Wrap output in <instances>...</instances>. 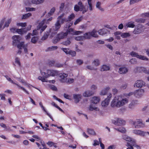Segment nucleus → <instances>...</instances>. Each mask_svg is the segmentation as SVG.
I'll return each mask as SVG.
<instances>
[{
    "instance_id": "nucleus-28",
    "label": "nucleus",
    "mask_w": 149,
    "mask_h": 149,
    "mask_svg": "<svg viewBox=\"0 0 149 149\" xmlns=\"http://www.w3.org/2000/svg\"><path fill=\"white\" fill-rule=\"evenodd\" d=\"M83 36L84 37V40L86 39H90L91 37L89 32L86 33L84 34V35Z\"/></svg>"
},
{
    "instance_id": "nucleus-35",
    "label": "nucleus",
    "mask_w": 149,
    "mask_h": 149,
    "mask_svg": "<svg viewBox=\"0 0 149 149\" xmlns=\"http://www.w3.org/2000/svg\"><path fill=\"white\" fill-rule=\"evenodd\" d=\"M91 34V37H97L98 35L97 34L96 31L95 30H93L91 32H89Z\"/></svg>"
},
{
    "instance_id": "nucleus-63",
    "label": "nucleus",
    "mask_w": 149,
    "mask_h": 149,
    "mask_svg": "<svg viewBox=\"0 0 149 149\" xmlns=\"http://www.w3.org/2000/svg\"><path fill=\"white\" fill-rule=\"evenodd\" d=\"M18 26H21L22 27H25L26 26V23H21L17 24Z\"/></svg>"
},
{
    "instance_id": "nucleus-54",
    "label": "nucleus",
    "mask_w": 149,
    "mask_h": 149,
    "mask_svg": "<svg viewBox=\"0 0 149 149\" xmlns=\"http://www.w3.org/2000/svg\"><path fill=\"white\" fill-rule=\"evenodd\" d=\"M141 0H130V4H134Z\"/></svg>"
},
{
    "instance_id": "nucleus-17",
    "label": "nucleus",
    "mask_w": 149,
    "mask_h": 149,
    "mask_svg": "<svg viewBox=\"0 0 149 149\" xmlns=\"http://www.w3.org/2000/svg\"><path fill=\"white\" fill-rule=\"evenodd\" d=\"M143 92V90H137L134 92V95L136 97H139L142 96Z\"/></svg>"
},
{
    "instance_id": "nucleus-40",
    "label": "nucleus",
    "mask_w": 149,
    "mask_h": 149,
    "mask_svg": "<svg viewBox=\"0 0 149 149\" xmlns=\"http://www.w3.org/2000/svg\"><path fill=\"white\" fill-rule=\"evenodd\" d=\"M130 34L128 33H123L121 34V36L123 38H127L130 36Z\"/></svg>"
},
{
    "instance_id": "nucleus-19",
    "label": "nucleus",
    "mask_w": 149,
    "mask_h": 149,
    "mask_svg": "<svg viewBox=\"0 0 149 149\" xmlns=\"http://www.w3.org/2000/svg\"><path fill=\"white\" fill-rule=\"evenodd\" d=\"M109 86L103 89L100 92V94L101 95H105L107 94L108 91L110 89Z\"/></svg>"
},
{
    "instance_id": "nucleus-50",
    "label": "nucleus",
    "mask_w": 149,
    "mask_h": 149,
    "mask_svg": "<svg viewBox=\"0 0 149 149\" xmlns=\"http://www.w3.org/2000/svg\"><path fill=\"white\" fill-rule=\"evenodd\" d=\"M89 109L90 111H93V110L97 111L98 110L97 107H94L92 105H90L89 107Z\"/></svg>"
},
{
    "instance_id": "nucleus-41",
    "label": "nucleus",
    "mask_w": 149,
    "mask_h": 149,
    "mask_svg": "<svg viewBox=\"0 0 149 149\" xmlns=\"http://www.w3.org/2000/svg\"><path fill=\"white\" fill-rule=\"evenodd\" d=\"M75 17V15L73 13L71 14L68 16V19H67V22L70 21L73 19Z\"/></svg>"
},
{
    "instance_id": "nucleus-52",
    "label": "nucleus",
    "mask_w": 149,
    "mask_h": 149,
    "mask_svg": "<svg viewBox=\"0 0 149 149\" xmlns=\"http://www.w3.org/2000/svg\"><path fill=\"white\" fill-rule=\"evenodd\" d=\"M45 24H46V22H45V19L43 20L42 21L40 22V23H39L38 25L39 28L43 27Z\"/></svg>"
},
{
    "instance_id": "nucleus-27",
    "label": "nucleus",
    "mask_w": 149,
    "mask_h": 149,
    "mask_svg": "<svg viewBox=\"0 0 149 149\" xmlns=\"http://www.w3.org/2000/svg\"><path fill=\"white\" fill-rule=\"evenodd\" d=\"M44 0H32V3L33 4H38L43 3Z\"/></svg>"
},
{
    "instance_id": "nucleus-32",
    "label": "nucleus",
    "mask_w": 149,
    "mask_h": 149,
    "mask_svg": "<svg viewBox=\"0 0 149 149\" xmlns=\"http://www.w3.org/2000/svg\"><path fill=\"white\" fill-rule=\"evenodd\" d=\"M57 48V46H51L48 47L45 50L46 52L52 51L56 49Z\"/></svg>"
},
{
    "instance_id": "nucleus-46",
    "label": "nucleus",
    "mask_w": 149,
    "mask_h": 149,
    "mask_svg": "<svg viewBox=\"0 0 149 149\" xmlns=\"http://www.w3.org/2000/svg\"><path fill=\"white\" fill-rule=\"evenodd\" d=\"M74 80L72 78H69L68 79H67V81L65 83H66L68 84H71L74 82Z\"/></svg>"
},
{
    "instance_id": "nucleus-29",
    "label": "nucleus",
    "mask_w": 149,
    "mask_h": 149,
    "mask_svg": "<svg viewBox=\"0 0 149 149\" xmlns=\"http://www.w3.org/2000/svg\"><path fill=\"white\" fill-rule=\"evenodd\" d=\"M138 101L137 100L133 101L129 105V107L130 109L133 108L134 106L137 103Z\"/></svg>"
},
{
    "instance_id": "nucleus-2",
    "label": "nucleus",
    "mask_w": 149,
    "mask_h": 149,
    "mask_svg": "<svg viewBox=\"0 0 149 149\" xmlns=\"http://www.w3.org/2000/svg\"><path fill=\"white\" fill-rule=\"evenodd\" d=\"M131 124L135 126L136 128H139L144 127V124L143 123L141 120L138 119L136 120H132Z\"/></svg>"
},
{
    "instance_id": "nucleus-25",
    "label": "nucleus",
    "mask_w": 149,
    "mask_h": 149,
    "mask_svg": "<svg viewBox=\"0 0 149 149\" xmlns=\"http://www.w3.org/2000/svg\"><path fill=\"white\" fill-rule=\"evenodd\" d=\"M135 69H136L137 71L139 70L140 71H142L145 73H148V70L145 68L136 67Z\"/></svg>"
},
{
    "instance_id": "nucleus-45",
    "label": "nucleus",
    "mask_w": 149,
    "mask_h": 149,
    "mask_svg": "<svg viewBox=\"0 0 149 149\" xmlns=\"http://www.w3.org/2000/svg\"><path fill=\"white\" fill-rule=\"evenodd\" d=\"M49 34L48 32H47L44 34L43 36L42 37L41 39L42 40H45L47 39L48 36Z\"/></svg>"
},
{
    "instance_id": "nucleus-8",
    "label": "nucleus",
    "mask_w": 149,
    "mask_h": 149,
    "mask_svg": "<svg viewBox=\"0 0 149 149\" xmlns=\"http://www.w3.org/2000/svg\"><path fill=\"white\" fill-rule=\"evenodd\" d=\"M68 35V33L65 32L64 33L63 32H61L60 33L58 34V38L57 39L55 40L53 42L54 43L57 42L60 39H63L64 38L66 37Z\"/></svg>"
},
{
    "instance_id": "nucleus-20",
    "label": "nucleus",
    "mask_w": 149,
    "mask_h": 149,
    "mask_svg": "<svg viewBox=\"0 0 149 149\" xmlns=\"http://www.w3.org/2000/svg\"><path fill=\"white\" fill-rule=\"evenodd\" d=\"M94 94V92L93 91H85L83 93L84 96L85 97L90 96Z\"/></svg>"
},
{
    "instance_id": "nucleus-44",
    "label": "nucleus",
    "mask_w": 149,
    "mask_h": 149,
    "mask_svg": "<svg viewBox=\"0 0 149 149\" xmlns=\"http://www.w3.org/2000/svg\"><path fill=\"white\" fill-rule=\"evenodd\" d=\"M15 63L17 64L19 67L21 66V63L20 62L19 58L18 57H16L15 59Z\"/></svg>"
},
{
    "instance_id": "nucleus-16",
    "label": "nucleus",
    "mask_w": 149,
    "mask_h": 149,
    "mask_svg": "<svg viewBox=\"0 0 149 149\" xmlns=\"http://www.w3.org/2000/svg\"><path fill=\"white\" fill-rule=\"evenodd\" d=\"M47 72L49 76V75L54 76L58 74V71L53 70H47Z\"/></svg>"
},
{
    "instance_id": "nucleus-37",
    "label": "nucleus",
    "mask_w": 149,
    "mask_h": 149,
    "mask_svg": "<svg viewBox=\"0 0 149 149\" xmlns=\"http://www.w3.org/2000/svg\"><path fill=\"white\" fill-rule=\"evenodd\" d=\"M31 13H26L24 15H23L22 17V19H26L28 18L29 17L31 16Z\"/></svg>"
},
{
    "instance_id": "nucleus-61",
    "label": "nucleus",
    "mask_w": 149,
    "mask_h": 149,
    "mask_svg": "<svg viewBox=\"0 0 149 149\" xmlns=\"http://www.w3.org/2000/svg\"><path fill=\"white\" fill-rule=\"evenodd\" d=\"M82 20V17H80L77 19L76 21L74 22V25H76L77 24H78V23L80 22Z\"/></svg>"
},
{
    "instance_id": "nucleus-34",
    "label": "nucleus",
    "mask_w": 149,
    "mask_h": 149,
    "mask_svg": "<svg viewBox=\"0 0 149 149\" xmlns=\"http://www.w3.org/2000/svg\"><path fill=\"white\" fill-rule=\"evenodd\" d=\"M110 68L109 66H107L106 65H104L102 66L101 70V71H104L108 70H109Z\"/></svg>"
},
{
    "instance_id": "nucleus-6",
    "label": "nucleus",
    "mask_w": 149,
    "mask_h": 149,
    "mask_svg": "<svg viewBox=\"0 0 149 149\" xmlns=\"http://www.w3.org/2000/svg\"><path fill=\"white\" fill-rule=\"evenodd\" d=\"M13 39V45L17 46L20 43V41L21 40V37L19 35H15L12 37Z\"/></svg>"
},
{
    "instance_id": "nucleus-31",
    "label": "nucleus",
    "mask_w": 149,
    "mask_h": 149,
    "mask_svg": "<svg viewBox=\"0 0 149 149\" xmlns=\"http://www.w3.org/2000/svg\"><path fill=\"white\" fill-rule=\"evenodd\" d=\"M87 132L88 133L92 135H95L96 134L94 130L91 129H87Z\"/></svg>"
},
{
    "instance_id": "nucleus-55",
    "label": "nucleus",
    "mask_w": 149,
    "mask_h": 149,
    "mask_svg": "<svg viewBox=\"0 0 149 149\" xmlns=\"http://www.w3.org/2000/svg\"><path fill=\"white\" fill-rule=\"evenodd\" d=\"M127 86V84L125 83L123 84L121 86L120 88L122 89H125Z\"/></svg>"
},
{
    "instance_id": "nucleus-30",
    "label": "nucleus",
    "mask_w": 149,
    "mask_h": 149,
    "mask_svg": "<svg viewBox=\"0 0 149 149\" xmlns=\"http://www.w3.org/2000/svg\"><path fill=\"white\" fill-rule=\"evenodd\" d=\"M57 21H59L58 23H61V24H63L65 22H67V19L65 18H60L59 19L57 18Z\"/></svg>"
},
{
    "instance_id": "nucleus-23",
    "label": "nucleus",
    "mask_w": 149,
    "mask_h": 149,
    "mask_svg": "<svg viewBox=\"0 0 149 149\" xmlns=\"http://www.w3.org/2000/svg\"><path fill=\"white\" fill-rule=\"evenodd\" d=\"M15 85H16L17 87V88L19 89L22 90L24 92L26 93L27 94H29V92L27 91L23 87L21 86L19 84L16 83L15 84Z\"/></svg>"
},
{
    "instance_id": "nucleus-1",
    "label": "nucleus",
    "mask_w": 149,
    "mask_h": 149,
    "mask_svg": "<svg viewBox=\"0 0 149 149\" xmlns=\"http://www.w3.org/2000/svg\"><path fill=\"white\" fill-rule=\"evenodd\" d=\"M128 100L126 98H123L121 96H117L115 97L112 101L111 106L112 107L119 108L127 103Z\"/></svg>"
},
{
    "instance_id": "nucleus-33",
    "label": "nucleus",
    "mask_w": 149,
    "mask_h": 149,
    "mask_svg": "<svg viewBox=\"0 0 149 149\" xmlns=\"http://www.w3.org/2000/svg\"><path fill=\"white\" fill-rule=\"evenodd\" d=\"M101 3L99 1L97 2L96 4V7L100 10L101 11H103L104 10L103 8L101 7Z\"/></svg>"
},
{
    "instance_id": "nucleus-26",
    "label": "nucleus",
    "mask_w": 149,
    "mask_h": 149,
    "mask_svg": "<svg viewBox=\"0 0 149 149\" xmlns=\"http://www.w3.org/2000/svg\"><path fill=\"white\" fill-rule=\"evenodd\" d=\"M109 102L108 100L105 99L104 101L102 102L101 103V105L103 107H106L108 105Z\"/></svg>"
},
{
    "instance_id": "nucleus-59",
    "label": "nucleus",
    "mask_w": 149,
    "mask_h": 149,
    "mask_svg": "<svg viewBox=\"0 0 149 149\" xmlns=\"http://www.w3.org/2000/svg\"><path fill=\"white\" fill-rule=\"evenodd\" d=\"M41 74L43 76V77H45V78H47L49 77V76L48 74H47L45 72H42L41 71H40Z\"/></svg>"
},
{
    "instance_id": "nucleus-5",
    "label": "nucleus",
    "mask_w": 149,
    "mask_h": 149,
    "mask_svg": "<svg viewBox=\"0 0 149 149\" xmlns=\"http://www.w3.org/2000/svg\"><path fill=\"white\" fill-rule=\"evenodd\" d=\"M130 54L132 56L136 57L137 58L140 59L145 61L148 60V58L145 56L139 55L138 53L132 51L130 53Z\"/></svg>"
},
{
    "instance_id": "nucleus-48",
    "label": "nucleus",
    "mask_w": 149,
    "mask_h": 149,
    "mask_svg": "<svg viewBox=\"0 0 149 149\" xmlns=\"http://www.w3.org/2000/svg\"><path fill=\"white\" fill-rule=\"evenodd\" d=\"M93 63L96 66L99 65L100 64L99 61L97 59H95Z\"/></svg>"
},
{
    "instance_id": "nucleus-57",
    "label": "nucleus",
    "mask_w": 149,
    "mask_h": 149,
    "mask_svg": "<svg viewBox=\"0 0 149 149\" xmlns=\"http://www.w3.org/2000/svg\"><path fill=\"white\" fill-rule=\"evenodd\" d=\"M42 109L47 113V115L49 116V117L51 118L52 119V116L47 111H46V110L45 109L44 107H41Z\"/></svg>"
},
{
    "instance_id": "nucleus-15",
    "label": "nucleus",
    "mask_w": 149,
    "mask_h": 149,
    "mask_svg": "<svg viewBox=\"0 0 149 149\" xmlns=\"http://www.w3.org/2000/svg\"><path fill=\"white\" fill-rule=\"evenodd\" d=\"M128 71L127 68L124 67H120L118 70V72L120 74H125L127 73Z\"/></svg>"
},
{
    "instance_id": "nucleus-39",
    "label": "nucleus",
    "mask_w": 149,
    "mask_h": 149,
    "mask_svg": "<svg viewBox=\"0 0 149 149\" xmlns=\"http://www.w3.org/2000/svg\"><path fill=\"white\" fill-rule=\"evenodd\" d=\"M134 23H132L131 22H129L126 24V26L128 27L134 28L135 25L134 24Z\"/></svg>"
},
{
    "instance_id": "nucleus-53",
    "label": "nucleus",
    "mask_w": 149,
    "mask_h": 149,
    "mask_svg": "<svg viewBox=\"0 0 149 149\" xmlns=\"http://www.w3.org/2000/svg\"><path fill=\"white\" fill-rule=\"evenodd\" d=\"M61 49L67 54H68L70 51L69 49L65 48H61Z\"/></svg>"
},
{
    "instance_id": "nucleus-21",
    "label": "nucleus",
    "mask_w": 149,
    "mask_h": 149,
    "mask_svg": "<svg viewBox=\"0 0 149 149\" xmlns=\"http://www.w3.org/2000/svg\"><path fill=\"white\" fill-rule=\"evenodd\" d=\"M75 103L78 102L81 98V95H73Z\"/></svg>"
},
{
    "instance_id": "nucleus-3",
    "label": "nucleus",
    "mask_w": 149,
    "mask_h": 149,
    "mask_svg": "<svg viewBox=\"0 0 149 149\" xmlns=\"http://www.w3.org/2000/svg\"><path fill=\"white\" fill-rule=\"evenodd\" d=\"M112 123L115 125L117 126H122L125 124V121L122 119L118 118H115L112 120Z\"/></svg>"
},
{
    "instance_id": "nucleus-9",
    "label": "nucleus",
    "mask_w": 149,
    "mask_h": 149,
    "mask_svg": "<svg viewBox=\"0 0 149 149\" xmlns=\"http://www.w3.org/2000/svg\"><path fill=\"white\" fill-rule=\"evenodd\" d=\"M59 77L60 79V81L62 83H65L67 81V77L68 74L65 73H61L59 74Z\"/></svg>"
},
{
    "instance_id": "nucleus-14",
    "label": "nucleus",
    "mask_w": 149,
    "mask_h": 149,
    "mask_svg": "<svg viewBox=\"0 0 149 149\" xmlns=\"http://www.w3.org/2000/svg\"><path fill=\"white\" fill-rule=\"evenodd\" d=\"M27 46V45H24L23 42H21L19 44L17 45V47L18 48L20 49H22V48H23L24 52L26 53H27V49L26 48Z\"/></svg>"
},
{
    "instance_id": "nucleus-7",
    "label": "nucleus",
    "mask_w": 149,
    "mask_h": 149,
    "mask_svg": "<svg viewBox=\"0 0 149 149\" xmlns=\"http://www.w3.org/2000/svg\"><path fill=\"white\" fill-rule=\"evenodd\" d=\"M84 5L81 1L78 2V5H75L74 8V10L76 12L79 11H82Z\"/></svg>"
},
{
    "instance_id": "nucleus-56",
    "label": "nucleus",
    "mask_w": 149,
    "mask_h": 149,
    "mask_svg": "<svg viewBox=\"0 0 149 149\" xmlns=\"http://www.w3.org/2000/svg\"><path fill=\"white\" fill-rule=\"evenodd\" d=\"M68 54L71 55L72 56H74L76 55V53L74 51L70 50Z\"/></svg>"
},
{
    "instance_id": "nucleus-38",
    "label": "nucleus",
    "mask_w": 149,
    "mask_h": 149,
    "mask_svg": "<svg viewBox=\"0 0 149 149\" xmlns=\"http://www.w3.org/2000/svg\"><path fill=\"white\" fill-rule=\"evenodd\" d=\"M38 40V37L36 36H34L31 39V42L33 43H36Z\"/></svg>"
},
{
    "instance_id": "nucleus-43",
    "label": "nucleus",
    "mask_w": 149,
    "mask_h": 149,
    "mask_svg": "<svg viewBox=\"0 0 149 149\" xmlns=\"http://www.w3.org/2000/svg\"><path fill=\"white\" fill-rule=\"evenodd\" d=\"M74 39L77 41H81L84 40L83 36L74 37Z\"/></svg>"
},
{
    "instance_id": "nucleus-24",
    "label": "nucleus",
    "mask_w": 149,
    "mask_h": 149,
    "mask_svg": "<svg viewBox=\"0 0 149 149\" xmlns=\"http://www.w3.org/2000/svg\"><path fill=\"white\" fill-rule=\"evenodd\" d=\"M26 28L17 29V32L19 34H22L27 32V30H26Z\"/></svg>"
},
{
    "instance_id": "nucleus-47",
    "label": "nucleus",
    "mask_w": 149,
    "mask_h": 149,
    "mask_svg": "<svg viewBox=\"0 0 149 149\" xmlns=\"http://www.w3.org/2000/svg\"><path fill=\"white\" fill-rule=\"evenodd\" d=\"M131 64H135L137 63L136 60L135 58H132L129 61Z\"/></svg>"
},
{
    "instance_id": "nucleus-62",
    "label": "nucleus",
    "mask_w": 149,
    "mask_h": 149,
    "mask_svg": "<svg viewBox=\"0 0 149 149\" xmlns=\"http://www.w3.org/2000/svg\"><path fill=\"white\" fill-rule=\"evenodd\" d=\"M70 43V42L69 40H67L66 41L63 42V44L65 45H69Z\"/></svg>"
},
{
    "instance_id": "nucleus-13",
    "label": "nucleus",
    "mask_w": 149,
    "mask_h": 149,
    "mask_svg": "<svg viewBox=\"0 0 149 149\" xmlns=\"http://www.w3.org/2000/svg\"><path fill=\"white\" fill-rule=\"evenodd\" d=\"M145 83L141 80H137L136 81L134 86V87L138 88H141L144 86Z\"/></svg>"
},
{
    "instance_id": "nucleus-18",
    "label": "nucleus",
    "mask_w": 149,
    "mask_h": 149,
    "mask_svg": "<svg viewBox=\"0 0 149 149\" xmlns=\"http://www.w3.org/2000/svg\"><path fill=\"white\" fill-rule=\"evenodd\" d=\"M109 31L105 29H100L98 31V33L100 35H103L109 33Z\"/></svg>"
},
{
    "instance_id": "nucleus-10",
    "label": "nucleus",
    "mask_w": 149,
    "mask_h": 149,
    "mask_svg": "<svg viewBox=\"0 0 149 149\" xmlns=\"http://www.w3.org/2000/svg\"><path fill=\"white\" fill-rule=\"evenodd\" d=\"M66 32L68 33V34L69 33L72 35H78L80 34L83 33L82 32L80 31H74V30L71 28L69 29Z\"/></svg>"
},
{
    "instance_id": "nucleus-36",
    "label": "nucleus",
    "mask_w": 149,
    "mask_h": 149,
    "mask_svg": "<svg viewBox=\"0 0 149 149\" xmlns=\"http://www.w3.org/2000/svg\"><path fill=\"white\" fill-rule=\"evenodd\" d=\"M122 138L123 139L128 141H130L131 140V138L126 135H124L122 136Z\"/></svg>"
},
{
    "instance_id": "nucleus-12",
    "label": "nucleus",
    "mask_w": 149,
    "mask_h": 149,
    "mask_svg": "<svg viewBox=\"0 0 149 149\" xmlns=\"http://www.w3.org/2000/svg\"><path fill=\"white\" fill-rule=\"evenodd\" d=\"M143 31L142 25L141 24H138L134 29L133 32L135 34H139L141 33Z\"/></svg>"
},
{
    "instance_id": "nucleus-51",
    "label": "nucleus",
    "mask_w": 149,
    "mask_h": 149,
    "mask_svg": "<svg viewBox=\"0 0 149 149\" xmlns=\"http://www.w3.org/2000/svg\"><path fill=\"white\" fill-rule=\"evenodd\" d=\"M89 6V9L91 11L92 10L91 1L92 0H87Z\"/></svg>"
},
{
    "instance_id": "nucleus-60",
    "label": "nucleus",
    "mask_w": 149,
    "mask_h": 149,
    "mask_svg": "<svg viewBox=\"0 0 149 149\" xmlns=\"http://www.w3.org/2000/svg\"><path fill=\"white\" fill-rule=\"evenodd\" d=\"M126 131V129L123 127H121L120 128L119 132L122 133H125Z\"/></svg>"
},
{
    "instance_id": "nucleus-4",
    "label": "nucleus",
    "mask_w": 149,
    "mask_h": 149,
    "mask_svg": "<svg viewBox=\"0 0 149 149\" xmlns=\"http://www.w3.org/2000/svg\"><path fill=\"white\" fill-rule=\"evenodd\" d=\"M59 21H57L55 24L54 28H53V29L54 30V31H53V30L51 29L49 31L51 32V36L53 37L54 35L56 33V31H58L61 26V23H58Z\"/></svg>"
},
{
    "instance_id": "nucleus-58",
    "label": "nucleus",
    "mask_w": 149,
    "mask_h": 149,
    "mask_svg": "<svg viewBox=\"0 0 149 149\" xmlns=\"http://www.w3.org/2000/svg\"><path fill=\"white\" fill-rule=\"evenodd\" d=\"M55 10V8H53L51 9L50 12L48 14L49 16H50L53 14Z\"/></svg>"
},
{
    "instance_id": "nucleus-64",
    "label": "nucleus",
    "mask_w": 149,
    "mask_h": 149,
    "mask_svg": "<svg viewBox=\"0 0 149 149\" xmlns=\"http://www.w3.org/2000/svg\"><path fill=\"white\" fill-rule=\"evenodd\" d=\"M143 17H149V13H144L142 15Z\"/></svg>"
},
{
    "instance_id": "nucleus-49",
    "label": "nucleus",
    "mask_w": 149,
    "mask_h": 149,
    "mask_svg": "<svg viewBox=\"0 0 149 149\" xmlns=\"http://www.w3.org/2000/svg\"><path fill=\"white\" fill-rule=\"evenodd\" d=\"M145 19L143 18L138 19L135 20L136 22L141 23H144L145 22Z\"/></svg>"
},
{
    "instance_id": "nucleus-11",
    "label": "nucleus",
    "mask_w": 149,
    "mask_h": 149,
    "mask_svg": "<svg viewBox=\"0 0 149 149\" xmlns=\"http://www.w3.org/2000/svg\"><path fill=\"white\" fill-rule=\"evenodd\" d=\"M132 132L134 134L139 135L141 136H145L146 132L142 131L140 130H132Z\"/></svg>"
},
{
    "instance_id": "nucleus-22",
    "label": "nucleus",
    "mask_w": 149,
    "mask_h": 149,
    "mask_svg": "<svg viewBox=\"0 0 149 149\" xmlns=\"http://www.w3.org/2000/svg\"><path fill=\"white\" fill-rule=\"evenodd\" d=\"M100 100V99L99 97H94L92 98L91 101L92 103L96 104L99 102Z\"/></svg>"
},
{
    "instance_id": "nucleus-42",
    "label": "nucleus",
    "mask_w": 149,
    "mask_h": 149,
    "mask_svg": "<svg viewBox=\"0 0 149 149\" xmlns=\"http://www.w3.org/2000/svg\"><path fill=\"white\" fill-rule=\"evenodd\" d=\"M11 21V19H8L6 22L5 24L3 27V29L5 27H8L9 26V24L10 23Z\"/></svg>"
}]
</instances>
